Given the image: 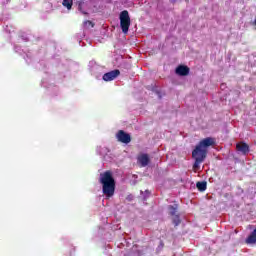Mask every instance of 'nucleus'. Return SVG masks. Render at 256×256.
<instances>
[{"mask_svg": "<svg viewBox=\"0 0 256 256\" xmlns=\"http://www.w3.org/2000/svg\"><path fill=\"white\" fill-rule=\"evenodd\" d=\"M100 183L102 185V191L104 195L111 198L115 195V178H113V172L105 171L100 174Z\"/></svg>", "mask_w": 256, "mask_h": 256, "instance_id": "f257e3e1", "label": "nucleus"}, {"mask_svg": "<svg viewBox=\"0 0 256 256\" xmlns=\"http://www.w3.org/2000/svg\"><path fill=\"white\" fill-rule=\"evenodd\" d=\"M215 145V139L207 137L199 142L196 148L192 151V157L198 161H205L207 157V149Z\"/></svg>", "mask_w": 256, "mask_h": 256, "instance_id": "f03ea898", "label": "nucleus"}, {"mask_svg": "<svg viewBox=\"0 0 256 256\" xmlns=\"http://www.w3.org/2000/svg\"><path fill=\"white\" fill-rule=\"evenodd\" d=\"M120 27L124 34L129 33V11L124 10L120 13Z\"/></svg>", "mask_w": 256, "mask_h": 256, "instance_id": "7ed1b4c3", "label": "nucleus"}, {"mask_svg": "<svg viewBox=\"0 0 256 256\" xmlns=\"http://www.w3.org/2000/svg\"><path fill=\"white\" fill-rule=\"evenodd\" d=\"M121 75V71L119 69L112 70L110 72H107L103 75L102 79L103 81L109 82V81H115L117 77Z\"/></svg>", "mask_w": 256, "mask_h": 256, "instance_id": "20e7f679", "label": "nucleus"}, {"mask_svg": "<svg viewBox=\"0 0 256 256\" xmlns=\"http://www.w3.org/2000/svg\"><path fill=\"white\" fill-rule=\"evenodd\" d=\"M116 138L120 143H129V134L125 133L123 130H119L117 132Z\"/></svg>", "mask_w": 256, "mask_h": 256, "instance_id": "39448f33", "label": "nucleus"}, {"mask_svg": "<svg viewBox=\"0 0 256 256\" xmlns=\"http://www.w3.org/2000/svg\"><path fill=\"white\" fill-rule=\"evenodd\" d=\"M236 149L243 155H247V153H249V145H247V143L244 142L238 143L236 145Z\"/></svg>", "mask_w": 256, "mask_h": 256, "instance_id": "423d86ee", "label": "nucleus"}, {"mask_svg": "<svg viewBox=\"0 0 256 256\" xmlns=\"http://www.w3.org/2000/svg\"><path fill=\"white\" fill-rule=\"evenodd\" d=\"M176 74L180 75L181 77H185L186 75H189V67H187V66H178L176 68Z\"/></svg>", "mask_w": 256, "mask_h": 256, "instance_id": "0eeeda50", "label": "nucleus"}, {"mask_svg": "<svg viewBox=\"0 0 256 256\" xmlns=\"http://www.w3.org/2000/svg\"><path fill=\"white\" fill-rule=\"evenodd\" d=\"M138 163L142 167H147L149 165V155L147 154H142L138 157Z\"/></svg>", "mask_w": 256, "mask_h": 256, "instance_id": "6e6552de", "label": "nucleus"}, {"mask_svg": "<svg viewBox=\"0 0 256 256\" xmlns=\"http://www.w3.org/2000/svg\"><path fill=\"white\" fill-rule=\"evenodd\" d=\"M196 187L199 191H206L207 190V182L206 181L197 182Z\"/></svg>", "mask_w": 256, "mask_h": 256, "instance_id": "1a4fd4ad", "label": "nucleus"}, {"mask_svg": "<svg viewBox=\"0 0 256 256\" xmlns=\"http://www.w3.org/2000/svg\"><path fill=\"white\" fill-rule=\"evenodd\" d=\"M177 209H179V206H177V204L168 206L169 214L172 216L177 215Z\"/></svg>", "mask_w": 256, "mask_h": 256, "instance_id": "9d476101", "label": "nucleus"}, {"mask_svg": "<svg viewBox=\"0 0 256 256\" xmlns=\"http://www.w3.org/2000/svg\"><path fill=\"white\" fill-rule=\"evenodd\" d=\"M62 5L63 7H66V9L71 10L73 7V0H63Z\"/></svg>", "mask_w": 256, "mask_h": 256, "instance_id": "9b49d317", "label": "nucleus"}, {"mask_svg": "<svg viewBox=\"0 0 256 256\" xmlns=\"http://www.w3.org/2000/svg\"><path fill=\"white\" fill-rule=\"evenodd\" d=\"M173 223L174 225H179L181 223V219L179 218V215H174L173 217Z\"/></svg>", "mask_w": 256, "mask_h": 256, "instance_id": "f8f14e48", "label": "nucleus"}, {"mask_svg": "<svg viewBox=\"0 0 256 256\" xmlns=\"http://www.w3.org/2000/svg\"><path fill=\"white\" fill-rule=\"evenodd\" d=\"M201 163H203L202 160H195V163L193 165L194 169H199V165H201Z\"/></svg>", "mask_w": 256, "mask_h": 256, "instance_id": "ddd939ff", "label": "nucleus"}, {"mask_svg": "<svg viewBox=\"0 0 256 256\" xmlns=\"http://www.w3.org/2000/svg\"><path fill=\"white\" fill-rule=\"evenodd\" d=\"M88 23H89V25H92V24H93V22H91V21H88Z\"/></svg>", "mask_w": 256, "mask_h": 256, "instance_id": "4468645a", "label": "nucleus"}]
</instances>
